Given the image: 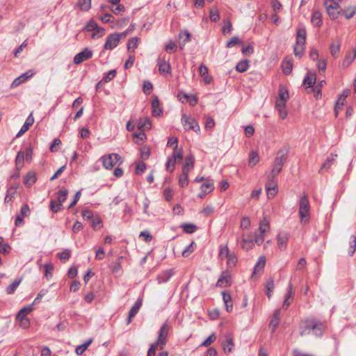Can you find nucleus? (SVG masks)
I'll return each mask as SVG.
<instances>
[{
    "mask_svg": "<svg viewBox=\"0 0 356 356\" xmlns=\"http://www.w3.org/2000/svg\"><path fill=\"white\" fill-rule=\"evenodd\" d=\"M325 326V325L315 318H307L302 321L300 323V336H306L312 333L317 337L323 336Z\"/></svg>",
    "mask_w": 356,
    "mask_h": 356,
    "instance_id": "obj_1",
    "label": "nucleus"
},
{
    "mask_svg": "<svg viewBox=\"0 0 356 356\" xmlns=\"http://www.w3.org/2000/svg\"><path fill=\"white\" fill-rule=\"evenodd\" d=\"M307 31L304 25L299 24L297 28L296 42L293 47L294 54L300 58L305 51Z\"/></svg>",
    "mask_w": 356,
    "mask_h": 356,
    "instance_id": "obj_2",
    "label": "nucleus"
},
{
    "mask_svg": "<svg viewBox=\"0 0 356 356\" xmlns=\"http://www.w3.org/2000/svg\"><path fill=\"white\" fill-rule=\"evenodd\" d=\"M287 156L288 149L286 148L281 149L277 152V156L274 160L270 177L275 178V176L282 171V167L287 159Z\"/></svg>",
    "mask_w": 356,
    "mask_h": 356,
    "instance_id": "obj_3",
    "label": "nucleus"
},
{
    "mask_svg": "<svg viewBox=\"0 0 356 356\" xmlns=\"http://www.w3.org/2000/svg\"><path fill=\"white\" fill-rule=\"evenodd\" d=\"M310 204L308 196L304 193L299 200V216L302 223L309 222Z\"/></svg>",
    "mask_w": 356,
    "mask_h": 356,
    "instance_id": "obj_4",
    "label": "nucleus"
},
{
    "mask_svg": "<svg viewBox=\"0 0 356 356\" xmlns=\"http://www.w3.org/2000/svg\"><path fill=\"white\" fill-rule=\"evenodd\" d=\"M68 195V190L63 188L58 191V202L55 200L50 201L49 207L53 213H58L63 209V203L66 200Z\"/></svg>",
    "mask_w": 356,
    "mask_h": 356,
    "instance_id": "obj_5",
    "label": "nucleus"
},
{
    "mask_svg": "<svg viewBox=\"0 0 356 356\" xmlns=\"http://www.w3.org/2000/svg\"><path fill=\"white\" fill-rule=\"evenodd\" d=\"M183 159V150L182 149L174 148L173 153L171 157H168L165 164L166 170L169 172H172L175 170V165L176 163H179Z\"/></svg>",
    "mask_w": 356,
    "mask_h": 356,
    "instance_id": "obj_6",
    "label": "nucleus"
},
{
    "mask_svg": "<svg viewBox=\"0 0 356 356\" xmlns=\"http://www.w3.org/2000/svg\"><path fill=\"white\" fill-rule=\"evenodd\" d=\"M103 165L106 169H112L115 165H120L122 163L121 157L118 154L113 153L106 156H104L101 158Z\"/></svg>",
    "mask_w": 356,
    "mask_h": 356,
    "instance_id": "obj_7",
    "label": "nucleus"
},
{
    "mask_svg": "<svg viewBox=\"0 0 356 356\" xmlns=\"http://www.w3.org/2000/svg\"><path fill=\"white\" fill-rule=\"evenodd\" d=\"M170 329V325L168 323H163L160 327L159 336L156 341L154 342L156 345L160 346V350L163 349L167 343V337Z\"/></svg>",
    "mask_w": 356,
    "mask_h": 356,
    "instance_id": "obj_8",
    "label": "nucleus"
},
{
    "mask_svg": "<svg viewBox=\"0 0 356 356\" xmlns=\"http://www.w3.org/2000/svg\"><path fill=\"white\" fill-rule=\"evenodd\" d=\"M181 123L186 131L192 130L197 133L200 130V126L197 121L191 116H188L186 114L182 115Z\"/></svg>",
    "mask_w": 356,
    "mask_h": 356,
    "instance_id": "obj_9",
    "label": "nucleus"
},
{
    "mask_svg": "<svg viewBox=\"0 0 356 356\" xmlns=\"http://www.w3.org/2000/svg\"><path fill=\"white\" fill-rule=\"evenodd\" d=\"M327 15L333 19L338 18L340 11L338 10L339 4H334L330 0H324Z\"/></svg>",
    "mask_w": 356,
    "mask_h": 356,
    "instance_id": "obj_10",
    "label": "nucleus"
},
{
    "mask_svg": "<svg viewBox=\"0 0 356 356\" xmlns=\"http://www.w3.org/2000/svg\"><path fill=\"white\" fill-rule=\"evenodd\" d=\"M266 190L267 192L268 197L273 198L277 193V181L273 177H268L266 183Z\"/></svg>",
    "mask_w": 356,
    "mask_h": 356,
    "instance_id": "obj_11",
    "label": "nucleus"
},
{
    "mask_svg": "<svg viewBox=\"0 0 356 356\" xmlns=\"http://www.w3.org/2000/svg\"><path fill=\"white\" fill-rule=\"evenodd\" d=\"M92 51L90 49L85 48L82 51L75 55L74 63L76 65L81 64L82 62L92 58Z\"/></svg>",
    "mask_w": 356,
    "mask_h": 356,
    "instance_id": "obj_12",
    "label": "nucleus"
},
{
    "mask_svg": "<svg viewBox=\"0 0 356 356\" xmlns=\"http://www.w3.org/2000/svg\"><path fill=\"white\" fill-rule=\"evenodd\" d=\"M119 36L117 33L110 34L107 38L104 44V49L112 50L119 44Z\"/></svg>",
    "mask_w": 356,
    "mask_h": 356,
    "instance_id": "obj_13",
    "label": "nucleus"
},
{
    "mask_svg": "<svg viewBox=\"0 0 356 356\" xmlns=\"http://www.w3.org/2000/svg\"><path fill=\"white\" fill-rule=\"evenodd\" d=\"M143 304V300L142 298H138L134 305L131 307L127 320V324L129 325L131 321L132 318L137 314L138 311L140 310L141 306Z\"/></svg>",
    "mask_w": 356,
    "mask_h": 356,
    "instance_id": "obj_14",
    "label": "nucleus"
},
{
    "mask_svg": "<svg viewBox=\"0 0 356 356\" xmlns=\"http://www.w3.org/2000/svg\"><path fill=\"white\" fill-rule=\"evenodd\" d=\"M316 81V74L314 72L309 71L305 75L303 80V85L306 88L314 87Z\"/></svg>",
    "mask_w": 356,
    "mask_h": 356,
    "instance_id": "obj_15",
    "label": "nucleus"
},
{
    "mask_svg": "<svg viewBox=\"0 0 356 356\" xmlns=\"http://www.w3.org/2000/svg\"><path fill=\"white\" fill-rule=\"evenodd\" d=\"M163 113V108L160 106V102L158 97L155 96L152 101V114L154 117L161 116Z\"/></svg>",
    "mask_w": 356,
    "mask_h": 356,
    "instance_id": "obj_16",
    "label": "nucleus"
},
{
    "mask_svg": "<svg viewBox=\"0 0 356 356\" xmlns=\"http://www.w3.org/2000/svg\"><path fill=\"white\" fill-rule=\"evenodd\" d=\"M157 65L159 66V70L161 73H171V66L170 63L161 56H159L157 60Z\"/></svg>",
    "mask_w": 356,
    "mask_h": 356,
    "instance_id": "obj_17",
    "label": "nucleus"
},
{
    "mask_svg": "<svg viewBox=\"0 0 356 356\" xmlns=\"http://www.w3.org/2000/svg\"><path fill=\"white\" fill-rule=\"evenodd\" d=\"M232 284L231 276L225 272H223L218 280L216 286L219 287H227Z\"/></svg>",
    "mask_w": 356,
    "mask_h": 356,
    "instance_id": "obj_18",
    "label": "nucleus"
},
{
    "mask_svg": "<svg viewBox=\"0 0 356 356\" xmlns=\"http://www.w3.org/2000/svg\"><path fill=\"white\" fill-rule=\"evenodd\" d=\"M33 122L34 118L32 113H31L26 118L24 124L22 126L19 131L17 134L16 137L19 138L26 133L29 130V127L33 125Z\"/></svg>",
    "mask_w": 356,
    "mask_h": 356,
    "instance_id": "obj_19",
    "label": "nucleus"
},
{
    "mask_svg": "<svg viewBox=\"0 0 356 356\" xmlns=\"http://www.w3.org/2000/svg\"><path fill=\"white\" fill-rule=\"evenodd\" d=\"M286 290H287V293L284 296V302L282 305V307L284 309H288V307L291 305V301L289 300L293 299L294 292H293V286L291 283L288 285Z\"/></svg>",
    "mask_w": 356,
    "mask_h": 356,
    "instance_id": "obj_20",
    "label": "nucleus"
},
{
    "mask_svg": "<svg viewBox=\"0 0 356 356\" xmlns=\"http://www.w3.org/2000/svg\"><path fill=\"white\" fill-rule=\"evenodd\" d=\"M254 246V241L252 236L250 234L247 237L245 234H242V240H241V248L243 250H249L252 249Z\"/></svg>",
    "mask_w": 356,
    "mask_h": 356,
    "instance_id": "obj_21",
    "label": "nucleus"
},
{
    "mask_svg": "<svg viewBox=\"0 0 356 356\" xmlns=\"http://www.w3.org/2000/svg\"><path fill=\"white\" fill-rule=\"evenodd\" d=\"M199 73L200 76L203 78L204 82L206 84L211 83L213 78L209 74L208 68L203 64H201L199 67Z\"/></svg>",
    "mask_w": 356,
    "mask_h": 356,
    "instance_id": "obj_22",
    "label": "nucleus"
},
{
    "mask_svg": "<svg viewBox=\"0 0 356 356\" xmlns=\"http://www.w3.org/2000/svg\"><path fill=\"white\" fill-rule=\"evenodd\" d=\"M37 181L36 174L33 171H29L24 177L23 182L27 186H33Z\"/></svg>",
    "mask_w": 356,
    "mask_h": 356,
    "instance_id": "obj_23",
    "label": "nucleus"
},
{
    "mask_svg": "<svg viewBox=\"0 0 356 356\" xmlns=\"http://www.w3.org/2000/svg\"><path fill=\"white\" fill-rule=\"evenodd\" d=\"M222 295L226 311L230 312L233 308L232 296L229 292L227 291H223Z\"/></svg>",
    "mask_w": 356,
    "mask_h": 356,
    "instance_id": "obj_24",
    "label": "nucleus"
},
{
    "mask_svg": "<svg viewBox=\"0 0 356 356\" xmlns=\"http://www.w3.org/2000/svg\"><path fill=\"white\" fill-rule=\"evenodd\" d=\"M341 43V40L339 38H337L330 44V53L331 55L334 58L338 57L339 53L340 51Z\"/></svg>",
    "mask_w": 356,
    "mask_h": 356,
    "instance_id": "obj_25",
    "label": "nucleus"
},
{
    "mask_svg": "<svg viewBox=\"0 0 356 356\" xmlns=\"http://www.w3.org/2000/svg\"><path fill=\"white\" fill-rule=\"evenodd\" d=\"M32 306L31 305L21 309L17 315V318L19 320L21 323H23L24 321H28V318L26 316L32 311Z\"/></svg>",
    "mask_w": 356,
    "mask_h": 356,
    "instance_id": "obj_26",
    "label": "nucleus"
},
{
    "mask_svg": "<svg viewBox=\"0 0 356 356\" xmlns=\"http://www.w3.org/2000/svg\"><path fill=\"white\" fill-rule=\"evenodd\" d=\"M33 73L29 74L26 72L16 78L11 83V88H16L33 76Z\"/></svg>",
    "mask_w": 356,
    "mask_h": 356,
    "instance_id": "obj_27",
    "label": "nucleus"
},
{
    "mask_svg": "<svg viewBox=\"0 0 356 356\" xmlns=\"http://www.w3.org/2000/svg\"><path fill=\"white\" fill-rule=\"evenodd\" d=\"M194 167V159L193 156H187L185 159V163L182 168V172L188 173Z\"/></svg>",
    "mask_w": 356,
    "mask_h": 356,
    "instance_id": "obj_28",
    "label": "nucleus"
},
{
    "mask_svg": "<svg viewBox=\"0 0 356 356\" xmlns=\"http://www.w3.org/2000/svg\"><path fill=\"white\" fill-rule=\"evenodd\" d=\"M282 67L284 74H290L293 70V62L291 59H285L282 61Z\"/></svg>",
    "mask_w": 356,
    "mask_h": 356,
    "instance_id": "obj_29",
    "label": "nucleus"
},
{
    "mask_svg": "<svg viewBox=\"0 0 356 356\" xmlns=\"http://www.w3.org/2000/svg\"><path fill=\"white\" fill-rule=\"evenodd\" d=\"M152 127L151 121L149 118H140L138 123V128L139 129L145 130L149 129Z\"/></svg>",
    "mask_w": 356,
    "mask_h": 356,
    "instance_id": "obj_30",
    "label": "nucleus"
},
{
    "mask_svg": "<svg viewBox=\"0 0 356 356\" xmlns=\"http://www.w3.org/2000/svg\"><path fill=\"white\" fill-rule=\"evenodd\" d=\"M312 22L317 27H321L322 26L323 22L321 19V13L319 11L316 10L312 13Z\"/></svg>",
    "mask_w": 356,
    "mask_h": 356,
    "instance_id": "obj_31",
    "label": "nucleus"
},
{
    "mask_svg": "<svg viewBox=\"0 0 356 356\" xmlns=\"http://www.w3.org/2000/svg\"><path fill=\"white\" fill-rule=\"evenodd\" d=\"M173 275V271L172 269L166 270L163 272L162 274L159 275L157 277L159 283H165L167 282L170 278Z\"/></svg>",
    "mask_w": 356,
    "mask_h": 356,
    "instance_id": "obj_32",
    "label": "nucleus"
},
{
    "mask_svg": "<svg viewBox=\"0 0 356 356\" xmlns=\"http://www.w3.org/2000/svg\"><path fill=\"white\" fill-rule=\"evenodd\" d=\"M214 189L213 181L212 179H206V182L201 186V190L204 193H209Z\"/></svg>",
    "mask_w": 356,
    "mask_h": 356,
    "instance_id": "obj_33",
    "label": "nucleus"
},
{
    "mask_svg": "<svg viewBox=\"0 0 356 356\" xmlns=\"http://www.w3.org/2000/svg\"><path fill=\"white\" fill-rule=\"evenodd\" d=\"M277 245L280 249H284L286 247L288 237L285 234H279L277 236Z\"/></svg>",
    "mask_w": 356,
    "mask_h": 356,
    "instance_id": "obj_34",
    "label": "nucleus"
},
{
    "mask_svg": "<svg viewBox=\"0 0 356 356\" xmlns=\"http://www.w3.org/2000/svg\"><path fill=\"white\" fill-rule=\"evenodd\" d=\"M180 227L187 234H193L197 229V226L192 223H184L180 225Z\"/></svg>",
    "mask_w": 356,
    "mask_h": 356,
    "instance_id": "obj_35",
    "label": "nucleus"
},
{
    "mask_svg": "<svg viewBox=\"0 0 356 356\" xmlns=\"http://www.w3.org/2000/svg\"><path fill=\"white\" fill-rule=\"evenodd\" d=\"M179 38L183 40L182 43H180V49H183L186 42H189L191 40V34L188 31L185 30L184 31H181L179 33Z\"/></svg>",
    "mask_w": 356,
    "mask_h": 356,
    "instance_id": "obj_36",
    "label": "nucleus"
},
{
    "mask_svg": "<svg viewBox=\"0 0 356 356\" xmlns=\"http://www.w3.org/2000/svg\"><path fill=\"white\" fill-rule=\"evenodd\" d=\"M234 346L232 337L230 335H227L225 339V344H224V350L225 352L231 353Z\"/></svg>",
    "mask_w": 356,
    "mask_h": 356,
    "instance_id": "obj_37",
    "label": "nucleus"
},
{
    "mask_svg": "<svg viewBox=\"0 0 356 356\" xmlns=\"http://www.w3.org/2000/svg\"><path fill=\"white\" fill-rule=\"evenodd\" d=\"M24 159H26L24 157V152L22 151L18 152L15 159V165L17 169L23 167Z\"/></svg>",
    "mask_w": 356,
    "mask_h": 356,
    "instance_id": "obj_38",
    "label": "nucleus"
},
{
    "mask_svg": "<svg viewBox=\"0 0 356 356\" xmlns=\"http://www.w3.org/2000/svg\"><path fill=\"white\" fill-rule=\"evenodd\" d=\"M341 12H342L343 15L346 17V19H350L356 13V7L355 6H348V8L341 10Z\"/></svg>",
    "mask_w": 356,
    "mask_h": 356,
    "instance_id": "obj_39",
    "label": "nucleus"
},
{
    "mask_svg": "<svg viewBox=\"0 0 356 356\" xmlns=\"http://www.w3.org/2000/svg\"><path fill=\"white\" fill-rule=\"evenodd\" d=\"M270 229V224L266 218L260 220L259 230L261 234H265Z\"/></svg>",
    "mask_w": 356,
    "mask_h": 356,
    "instance_id": "obj_40",
    "label": "nucleus"
},
{
    "mask_svg": "<svg viewBox=\"0 0 356 356\" xmlns=\"http://www.w3.org/2000/svg\"><path fill=\"white\" fill-rule=\"evenodd\" d=\"M16 191H17L16 186H12L10 187H9L8 189L7 190V193H6L4 202H8L11 201L13 200V198L15 197Z\"/></svg>",
    "mask_w": 356,
    "mask_h": 356,
    "instance_id": "obj_41",
    "label": "nucleus"
},
{
    "mask_svg": "<svg viewBox=\"0 0 356 356\" xmlns=\"http://www.w3.org/2000/svg\"><path fill=\"white\" fill-rule=\"evenodd\" d=\"M289 95L287 89L284 86L279 87V100L286 102Z\"/></svg>",
    "mask_w": 356,
    "mask_h": 356,
    "instance_id": "obj_42",
    "label": "nucleus"
},
{
    "mask_svg": "<svg viewBox=\"0 0 356 356\" xmlns=\"http://www.w3.org/2000/svg\"><path fill=\"white\" fill-rule=\"evenodd\" d=\"M231 252H229V250L227 245H220L219 247V257L220 259H224L225 258H227Z\"/></svg>",
    "mask_w": 356,
    "mask_h": 356,
    "instance_id": "obj_43",
    "label": "nucleus"
},
{
    "mask_svg": "<svg viewBox=\"0 0 356 356\" xmlns=\"http://www.w3.org/2000/svg\"><path fill=\"white\" fill-rule=\"evenodd\" d=\"M77 4L82 11H88L91 8V0H78Z\"/></svg>",
    "mask_w": 356,
    "mask_h": 356,
    "instance_id": "obj_44",
    "label": "nucleus"
},
{
    "mask_svg": "<svg viewBox=\"0 0 356 356\" xmlns=\"http://www.w3.org/2000/svg\"><path fill=\"white\" fill-rule=\"evenodd\" d=\"M249 61L247 60H244L237 63L236 66V70L239 72H244L249 68Z\"/></svg>",
    "mask_w": 356,
    "mask_h": 356,
    "instance_id": "obj_45",
    "label": "nucleus"
},
{
    "mask_svg": "<svg viewBox=\"0 0 356 356\" xmlns=\"http://www.w3.org/2000/svg\"><path fill=\"white\" fill-rule=\"evenodd\" d=\"M274 286V280L272 278L269 279L265 284V287L267 290L266 296L269 299L271 298Z\"/></svg>",
    "mask_w": 356,
    "mask_h": 356,
    "instance_id": "obj_46",
    "label": "nucleus"
},
{
    "mask_svg": "<svg viewBox=\"0 0 356 356\" xmlns=\"http://www.w3.org/2000/svg\"><path fill=\"white\" fill-rule=\"evenodd\" d=\"M110 10L115 15H122L125 11V8L123 5L118 3L112 5Z\"/></svg>",
    "mask_w": 356,
    "mask_h": 356,
    "instance_id": "obj_47",
    "label": "nucleus"
},
{
    "mask_svg": "<svg viewBox=\"0 0 356 356\" xmlns=\"http://www.w3.org/2000/svg\"><path fill=\"white\" fill-rule=\"evenodd\" d=\"M92 339H90L88 341H86L83 344L79 346L76 348V353L78 355H82L86 351V350L88 348V347L90 346V344L92 343Z\"/></svg>",
    "mask_w": 356,
    "mask_h": 356,
    "instance_id": "obj_48",
    "label": "nucleus"
},
{
    "mask_svg": "<svg viewBox=\"0 0 356 356\" xmlns=\"http://www.w3.org/2000/svg\"><path fill=\"white\" fill-rule=\"evenodd\" d=\"M21 282V280H15L12 284H9L6 289V291L8 294H12L15 292V291L16 290V289L17 288V286L19 285Z\"/></svg>",
    "mask_w": 356,
    "mask_h": 356,
    "instance_id": "obj_49",
    "label": "nucleus"
},
{
    "mask_svg": "<svg viewBox=\"0 0 356 356\" xmlns=\"http://www.w3.org/2000/svg\"><path fill=\"white\" fill-rule=\"evenodd\" d=\"M179 184L181 188H184L188 184V173L182 172L179 176Z\"/></svg>",
    "mask_w": 356,
    "mask_h": 356,
    "instance_id": "obj_50",
    "label": "nucleus"
},
{
    "mask_svg": "<svg viewBox=\"0 0 356 356\" xmlns=\"http://www.w3.org/2000/svg\"><path fill=\"white\" fill-rule=\"evenodd\" d=\"M259 161V156L256 152H251L249 158V165L250 166H254Z\"/></svg>",
    "mask_w": 356,
    "mask_h": 356,
    "instance_id": "obj_51",
    "label": "nucleus"
},
{
    "mask_svg": "<svg viewBox=\"0 0 356 356\" xmlns=\"http://www.w3.org/2000/svg\"><path fill=\"white\" fill-rule=\"evenodd\" d=\"M227 259V264L228 267L232 268L235 266L237 263V257L234 253L231 252V254L226 258Z\"/></svg>",
    "mask_w": 356,
    "mask_h": 356,
    "instance_id": "obj_52",
    "label": "nucleus"
},
{
    "mask_svg": "<svg viewBox=\"0 0 356 356\" xmlns=\"http://www.w3.org/2000/svg\"><path fill=\"white\" fill-rule=\"evenodd\" d=\"M194 245L195 243L194 241H192L186 247V248L182 252V256L184 257H188L193 251H194Z\"/></svg>",
    "mask_w": 356,
    "mask_h": 356,
    "instance_id": "obj_53",
    "label": "nucleus"
},
{
    "mask_svg": "<svg viewBox=\"0 0 356 356\" xmlns=\"http://www.w3.org/2000/svg\"><path fill=\"white\" fill-rule=\"evenodd\" d=\"M356 250V236L352 235L350 238L349 254L352 256Z\"/></svg>",
    "mask_w": 356,
    "mask_h": 356,
    "instance_id": "obj_54",
    "label": "nucleus"
},
{
    "mask_svg": "<svg viewBox=\"0 0 356 356\" xmlns=\"http://www.w3.org/2000/svg\"><path fill=\"white\" fill-rule=\"evenodd\" d=\"M266 264V259L264 257H260L258 261L254 266V273H256L257 270H263Z\"/></svg>",
    "mask_w": 356,
    "mask_h": 356,
    "instance_id": "obj_55",
    "label": "nucleus"
},
{
    "mask_svg": "<svg viewBox=\"0 0 356 356\" xmlns=\"http://www.w3.org/2000/svg\"><path fill=\"white\" fill-rule=\"evenodd\" d=\"M71 256L70 251L69 250H65L60 252H58L57 254V257L61 260V261H67Z\"/></svg>",
    "mask_w": 356,
    "mask_h": 356,
    "instance_id": "obj_56",
    "label": "nucleus"
},
{
    "mask_svg": "<svg viewBox=\"0 0 356 356\" xmlns=\"http://www.w3.org/2000/svg\"><path fill=\"white\" fill-rule=\"evenodd\" d=\"M242 43V41L238 38V36L232 37L229 41L227 42L226 47L227 48H231L236 44H238Z\"/></svg>",
    "mask_w": 356,
    "mask_h": 356,
    "instance_id": "obj_57",
    "label": "nucleus"
},
{
    "mask_svg": "<svg viewBox=\"0 0 356 356\" xmlns=\"http://www.w3.org/2000/svg\"><path fill=\"white\" fill-rule=\"evenodd\" d=\"M45 277L47 280H49V277H51L52 273L54 271V266L51 263L45 264L44 265Z\"/></svg>",
    "mask_w": 356,
    "mask_h": 356,
    "instance_id": "obj_58",
    "label": "nucleus"
},
{
    "mask_svg": "<svg viewBox=\"0 0 356 356\" xmlns=\"http://www.w3.org/2000/svg\"><path fill=\"white\" fill-rule=\"evenodd\" d=\"M98 28V25L97 24L93 21L92 19L90 20L87 24L86 25V26L84 27V30L87 31H89V32H92V31H95V30Z\"/></svg>",
    "mask_w": 356,
    "mask_h": 356,
    "instance_id": "obj_59",
    "label": "nucleus"
},
{
    "mask_svg": "<svg viewBox=\"0 0 356 356\" xmlns=\"http://www.w3.org/2000/svg\"><path fill=\"white\" fill-rule=\"evenodd\" d=\"M94 229H99L102 227V222L99 217H95L90 222Z\"/></svg>",
    "mask_w": 356,
    "mask_h": 356,
    "instance_id": "obj_60",
    "label": "nucleus"
},
{
    "mask_svg": "<svg viewBox=\"0 0 356 356\" xmlns=\"http://www.w3.org/2000/svg\"><path fill=\"white\" fill-rule=\"evenodd\" d=\"M138 38H131L128 40L127 42V49H132L133 51L137 48L138 47Z\"/></svg>",
    "mask_w": 356,
    "mask_h": 356,
    "instance_id": "obj_61",
    "label": "nucleus"
},
{
    "mask_svg": "<svg viewBox=\"0 0 356 356\" xmlns=\"http://www.w3.org/2000/svg\"><path fill=\"white\" fill-rule=\"evenodd\" d=\"M116 75V71L111 70L103 77L102 81L107 83L111 81Z\"/></svg>",
    "mask_w": 356,
    "mask_h": 356,
    "instance_id": "obj_62",
    "label": "nucleus"
},
{
    "mask_svg": "<svg viewBox=\"0 0 356 356\" xmlns=\"http://www.w3.org/2000/svg\"><path fill=\"white\" fill-rule=\"evenodd\" d=\"M250 226V220L248 217L244 216L241 218L240 227L243 229H247Z\"/></svg>",
    "mask_w": 356,
    "mask_h": 356,
    "instance_id": "obj_63",
    "label": "nucleus"
},
{
    "mask_svg": "<svg viewBox=\"0 0 356 356\" xmlns=\"http://www.w3.org/2000/svg\"><path fill=\"white\" fill-rule=\"evenodd\" d=\"M156 349L160 350V346L156 345V343H152L147 352V356H155Z\"/></svg>",
    "mask_w": 356,
    "mask_h": 356,
    "instance_id": "obj_64",
    "label": "nucleus"
}]
</instances>
